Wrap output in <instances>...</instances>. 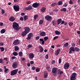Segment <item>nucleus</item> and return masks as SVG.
<instances>
[{
    "mask_svg": "<svg viewBox=\"0 0 80 80\" xmlns=\"http://www.w3.org/2000/svg\"><path fill=\"white\" fill-rule=\"evenodd\" d=\"M12 28L16 30V31H18L19 30H20L21 28L20 27H19V24L17 23L14 22L12 24Z\"/></svg>",
    "mask_w": 80,
    "mask_h": 80,
    "instance_id": "obj_1",
    "label": "nucleus"
},
{
    "mask_svg": "<svg viewBox=\"0 0 80 80\" xmlns=\"http://www.w3.org/2000/svg\"><path fill=\"white\" fill-rule=\"evenodd\" d=\"M77 74L76 72H73L70 78V80H75L76 79V77H77Z\"/></svg>",
    "mask_w": 80,
    "mask_h": 80,
    "instance_id": "obj_2",
    "label": "nucleus"
},
{
    "mask_svg": "<svg viewBox=\"0 0 80 80\" xmlns=\"http://www.w3.org/2000/svg\"><path fill=\"white\" fill-rule=\"evenodd\" d=\"M58 68H53L52 70V73L54 76H56V74L57 73Z\"/></svg>",
    "mask_w": 80,
    "mask_h": 80,
    "instance_id": "obj_3",
    "label": "nucleus"
},
{
    "mask_svg": "<svg viewBox=\"0 0 80 80\" xmlns=\"http://www.w3.org/2000/svg\"><path fill=\"white\" fill-rule=\"evenodd\" d=\"M18 71V69L14 70L12 71L11 72V76H13V75L17 74Z\"/></svg>",
    "mask_w": 80,
    "mask_h": 80,
    "instance_id": "obj_4",
    "label": "nucleus"
},
{
    "mask_svg": "<svg viewBox=\"0 0 80 80\" xmlns=\"http://www.w3.org/2000/svg\"><path fill=\"white\" fill-rule=\"evenodd\" d=\"M13 8L15 12H18L20 10V7L18 5H14Z\"/></svg>",
    "mask_w": 80,
    "mask_h": 80,
    "instance_id": "obj_5",
    "label": "nucleus"
},
{
    "mask_svg": "<svg viewBox=\"0 0 80 80\" xmlns=\"http://www.w3.org/2000/svg\"><path fill=\"white\" fill-rule=\"evenodd\" d=\"M20 42V41L18 39H16L15 40L14 42H13V45H17L18 44H19Z\"/></svg>",
    "mask_w": 80,
    "mask_h": 80,
    "instance_id": "obj_6",
    "label": "nucleus"
},
{
    "mask_svg": "<svg viewBox=\"0 0 80 80\" xmlns=\"http://www.w3.org/2000/svg\"><path fill=\"white\" fill-rule=\"evenodd\" d=\"M28 37H27L26 38L27 40H30L31 37H33V34L32 33H30L28 34Z\"/></svg>",
    "mask_w": 80,
    "mask_h": 80,
    "instance_id": "obj_7",
    "label": "nucleus"
},
{
    "mask_svg": "<svg viewBox=\"0 0 80 80\" xmlns=\"http://www.w3.org/2000/svg\"><path fill=\"white\" fill-rule=\"evenodd\" d=\"M69 67H70L69 63H68V62H66L64 65V68L65 70H67V69H68V68H69Z\"/></svg>",
    "mask_w": 80,
    "mask_h": 80,
    "instance_id": "obj_8",
    "label": "nucleus"
},
{
    "mask_svg": "<svg viewBox=\"0 0 80 80\" xmlns=\"http://www.w3.org/2000/svg\"><path fill=\"white\" fill-rule=\"evenodd\" d=\"M45 18L46 20H48V21L50 22L51 20H52V18L51 16H46L45 17Z\"/></svg>",
    "mask_w": 80,
    "mask_h": 80,
    "instance_id": "obj_9",
    "label": "nucleus"
},
{
    "mask_svg": "<svg viewBox=\"0 0 80 80\" xmlns=\"http://www.w3.org/2000/svg\"><path fill=\"white\" fill-rule=\"evenodd\" d=\"M24 31L27 32V33H28L30 31V29L28 27H24Z\"/></svg>",
    "mask_w": 80,
    "mask_h": 80,
    "instance_id": "obj_10",
    "label": "nucleus"
},
{
    "mask_svg": "<svg viewBox=\"0 0 80 80\" xmlns=\"http://www.w3.org/2000/svg\"><path fill=\"white\" fill-rule=\"evenodd\" d=\"M18 66V63L17 62H14L13 63L12 65V67L13 68H15L17 67V66Z\"/></svg>",
    "mask_w": 80,
    "mask_h": 80,
    "instance_id": "obj_11",
    "label": "nucleus"
},
{
    "mask_svg": "<svg viewBox=\"0 0 80 80\" xmlns=\"http://www.w3.org/2000/svg\"><path fill=\"white\" fill-rule=\"evenodd\" d=\"M40 5V4L36 2L35 3H33L32 4V7L34 8H37Z\"/></svg>",
    "mask_w": 80,
    "mask_h": 80,
    "instance_id": "obj_12",
    "label": "nucleus"
},
{
    "mask_svg": "<svg viewBox=\"0 0 80 80\" xmlns=\"http://www.w3.org/2000/svg\"><path fill=\"white\" fill-rule=\"evenodd\" d=\"M29 58L30 59H33L34 58V54L33 53H30L29 54Z\"/></svg>",
    "mask_w": 80,
    "mask_h": 80,
    "instance_id": "obj_13",
    "label": "nucleus"
},
{
    "mask_svg": "<svg viewBox=\"0 0 80 80\" xmlns=\"http://www.w3.org/2000/svg\"><path fill=\"white\" fill-rule=\"evenodd\" d=\"M9 20L10 22H14L15 20V18L13 16L9 18Z\"/></svg>",
    "mask_w": 80,
    "mask_h": 80,
    "instance_id": "obj_14",
    "label": "nucleus"
},
{
    "mask_svg": "<svg viewBox=\"0 0 80 80\" xmlns=\"http://www.w3.org/2000/svg\"><path fill=\"white\" fill-rule=\"evenodd\" d=\"M40 35L41 37H45L46 35V33L44 32H40Z\"/></svg>",
    "mask_w": 80,
    "mask_h": 80,
    "instance_id": "obj_15",
    "label": "nucleus"
},
{
    "mask_svg": "<svg viewBox=\"0 0 80 80\" xmlns=\"http://www.w3.org/2000/svg\"><path fill=\"white\" fill-rule=\"evenodd\" d=\"M25 9L27 10H30L32 9V7L31 6V5H29L28 7H26L25 8Z\"/></svg>",
    "mask_w": 80,
    "mask_h": 80,
    "instance_id": "obj_16",
    "label": "nucleus"
},
{
    "mask_svg": "<svg viewBox=\"0 0 80 80\" xmlns=\"http://www.w3.org/2000/svg\"><path fill=\"white\" fill-rule=\"evenodd\" d=\"M57 72L58 75L60 74V75L61 74H63V72L61 71L60 69H58L57 71Z\"/></svg>",
    "mask_w": 80,
    "mask_h": 80,
    "instance_id": "obj_17",
    "label": "nucleus"
},
{
    "mask_svg": "<svg viewBox=\"0 0 80 80\" xmlns=\"http://www.w3.org/2000/svg\"><path fill=\"white\" fill-rule=\"evenodd\" d=\"M39 52L40 53H42L43 52V48L42 46H39Z\"/></svg>",
    "mask_w": 80,
    "mask_h": 80,
    "instance_id": "obj_18",
    "label": "nucleus"
},
{
    "mask_svg": "<svg viewBox=\"0 0 80 80\" xmlns=\"http://www.w3.org/2000/svg\"><path fill=\"white\" fill-rule=\"evenodd\" d=\"M27 33L24 31L21 33V34L22 37H25V36L27 35Z\"/></svg>",
    "mask_w": 80,
    "mask_h": 80,
    "instance_id": "obj_19",
    "label": "nucleus"
},
{
    "mask_svg": "<svg viewBox=\"0 0 80 80\" xmlns=\"http://www.w3.org/2000/svg\"><path fill=\"white\" fill-rule=\"evenodd\" d=\"M55 33L56 35H60L61 34V32L58 30H56L55 31Z\"/></svg>",
    "mask_w": 80,
    "mask_h": 80,
    "instance_id": "obj_20",
    "label": "nucleus"
},
{
    "mask_svg": "<svg viewBox=\"0 0 80 80\" xmlns=\"http://www.w3.org/2000/svg\"><path fill=\"white\" fill-rule=\"evenodd\" d=\"M45 10H46V8L45 7H43L41 9V12L42 13L45 12Z\"/></svg>",
    "mask_w": 80,
    "mask_h": 80,
    "instance_id": "obj_21",
    "label": "nucleus"
},
{
    "mask_svg": "<svg viewBox=\"0 0 80 80\" xmlns=\"http://www.w3.org/2000/svg\"><path fill=\"white\" fill-rule=\"evenodd\" d=\"M19 50V48L17 46H16L14 47V50L16 52L18 51Z\"/></svg>",
    "mask_w": 80,
    "mask_h": 80,
    "instance_id": "obj_22",
    "label": "nucleus"
},
{
    "mask_svg": "<svg viewBox=\"0 0 80 80\" xmlns=\"http://www.w3.org/2000/svg\"><path fill=\"white\" fill-rule=\"evenodd\" d=\"M62 21V19H59L58 20L57 22H58V25H59L61 23V21Z\"/></svg>",
    "mask_w": 80,
    "mask_h": 80,
    "instance_id": "obj_23",
    "label": "nucleus"
},
{
    "mask_svg": "<svg viewBox=\"0 0 80 80\" xmlns=\"http://www.w3.org/2000/svg\"><path fill=\"white\" fill-rule=\"evenodd\" d=\"M44 78H47V77H48V74H47V72H46V71L44 72Z\"/></svg>",
    "mask_w": 80,
    "mask_h": 80,
    "instance_id": "obj_24",
    "label": "nucleus"
},
{
    "mask_svg": "<svg viewBox=\"0 0 80 80\" xmlns=\"http://www.w3.org/2000/svg\"><path fill=\"white\" fill-rule=\"evenodd\" d=\"M67 11V9L66 8H63L61 9V12H65Z\"/></svg>",
    "mask_w": 80,
    "mask_h": 80,
    "instance_id": "obj_25",
    "label": "nucleus"
},
{
    "mask_svg": "<svg viewBox=\"0 0 80 80\" xmlns=\"http://www.w3.org/2000/svg\"><path fill=\"white\" fill-rule=\"evenodd\" d=\"M47 70L48 71V72H50V66H48L47 67H46Z\"/></svg>",
    "mask_w": 80,
    "mask_h": 80,
    "instance_id": "obj_26",
    "label": "nucleus"
},
{
    "mask_svg": "<svg viewBox=\"0 0 80 80\" xmlns=\"http://www.w3.org/2000/svg\"><path fill=\"white\" fill-rule=\"evenodd\" d=\"M44 22V21H43V20H40L39 21V25H42Z\"/></svg>",
    "mask_w": 80,
    "mask_h": 80,
    "instance_id": "obj_27",
    "label": "nucleus"
},
{
    "mask_svg": "<svg viewBox=\"0 0 80 80\" xmlns=\"http://www.w3.org/2000/svg\"><path fill=\"white\" fill-rule=\"evenodd\" d=\"M5 29H3L1 30L0 31V33H4L5 32Z\"/></svg>",
    "mask_w": 80,
    "mask_h": 80,
    "instance_id": "obj_28",
    "label": "nucleus"
},
{
    "mask_svg": "<svg viewBox=\"0 0 80 80\" xmlns=\"http://www.w3.org/2000/svg\"><path fill=\"white\" fill-rule=\"evenodd\" d=\"M40 41L42 42V45H43L45 43V41L43 40V39L40 38L39 39Z\"/></svg>",
    "mask_w": 80,
    "mask_h": 80,
    "instance_id": "obj_29",
    "label": "nucleus"
},
{
    "mask_svg": "<svg viewBox=\"0 0 80 80\" xmlns=\"http://www.w3.org/2000/svg\"><path fill=\"white\" fill-rule=\"evenodd\" d=\"M69 50H71V51H72V52H75V49L73 47H71L70 48Z\"/></svg>",
    "mask_w": 80,
    "mask_h": 80,
    "instance_id": "obj_30",
    "label": "nucleus"
},
{
    "mask_svg": "<svg viewBox=\"0 0 80 80\" xmlns=\"http://www.w3.org/2000/svg\"><path fill=\"white\" fill-rule=\"evenodd\" d=\"M62 4H63V2H62V1H59L58 3V5H62Z\"/></svg>",
    "mask_w": 80,
    "mask_h": 80,
    "instance_id": "obj_31",
    "label": "nucleus"
},
{
    "mask_svg": "<svg viewBox=\"0 0 80 80\" xmlns=\"http://www.w3.org/2000/svg\"><path fill=\"white\" fill-rule=\"evenodd\" d=\"M12 54L13 55H14V56H17V55H18V53H17V52H13L12 53Z\"/></svg>",
    "mask_w": 80,
    "mask_h": 80,
    "instance_id": "obj_32",
    "label": "nucleus"
},
{
    "mask_svg": "<svg viewBox=\"0 0 80 80\" xmlns=\"http://www.w3.org/2000/svg\"><path fill=\"white\" fill-rule=\"evenodd\" d=\"M18 55L19 57H22L23 55V52H19Z\"/></svg>",
    "mask_w": 80,
    "mask_h": 80,
    "instance_id": "obj_33",
    "label": "nucleus"
},
{
    "mask_svg": "<svg viewBox=\"0 0 80 80\" xmlns=\"http://www.w3.org/2000/svg\"><path fill=\"white\" fill-rule=\"evenodd\" d=\"M74 50L76 51V52H79V51H80V49L77 47H75L74 48Z\"/></svg>",
    "mask_w": 80,
    "mask_h": 80,
    "instance_id": "obj_34",
    "label": "nucleus"
},
{
    "mask_svg": "<svg viewBox=\"0 0 80 80\" xmlns=\"http://www.w3.org/2000/svg\"><path fill=\"white\" fill-rule=\"evenodd\" d=\"M38 17V15H35L34 16V18L35 19V20H36V19Z\"/></svg>",
    "mask_w": 80,
    "mask_h": 80,
    "instance_id": "obj_35",
    "label": "nucleus"
},
{
    "mask_svg": "<svg viewBox=\"0 0 80 80\" xmlns=\"http://www.w3.org/2000/svg\"><path fill=\"white\" fill-rule=\"evenodd\" d=\"M0 49L1 52H3V51H4V50H5V48H4L3 47H1L0 48Z\"/></svg>",
    "mask_w": 80,
    "mask_h": 80,
    "instance_id": "obj_36",
    "label": "nucleus"
},
{
    "mask_svg": "<svg viewBox=\"0 0 80 80\" xmlns=\"http://www.w3.org/2000/svg\"><path fill=\"white\" fill-rule=\"evenodd\" d=\"M24 21L25 20H27V19H28V18L27 17V16L25 15L24 16Z\"/></svg>",
    "mask_w": 80,
    "mask_h": 80,
    "instance_id": "obj_37",
    "label": "nucleus"
},
{
    "mask_svg": "<svg viewBox=\"0 0 80 80\" xmlns=\"http://www.w3.org/2000/svg\"><path fill=\"white\" fill-rule=\"evenodd\" d=\"M68 43L67 42L66 44H64V47H68Z\"/></svg>",
    "mask_w": 80,
    "mask_h": 80,
    "instance_id": "obj_38",
    "label": "nucleus"
},
{
    "mask_svg": "<svg viewBox=\"0 0 80 80\" xmlns=\"http://www.w3.org/2000/svg\"><path fill=\"white\" fill-rule=\"evenodd\" d=\"M48 37H45L44 38V41H46L47 40H48Z\"/></svg>",
    "mask_w": 80,
    "mask_h": 80,
    "instance_id": "obj_39",
    "label": "nucleus"
},
{
    "mask_svg": "<svg viewBox=\"0 0 80 80\" xmlns=\"http://www.w3.org/2000/svg\"><path fill=\"white\" fill-rule=\"evenodd\" d=\"M67 5H68V4L67 3H65L64 4L63 7H67Z\"/></svg>",
    "mask_w": 80,
    "mask_h": 80,
    "instance_id": "obj_40",
    "label": "nucleus"
},
{
    "mask_svg": "<svg viewBox=\"0 0 80 80\" xmlns=\"http://www.w3.org/2000/svg\"><path fill=\"white\" fill-rule=\"evenodd\" d=\"M0 63L3 64V59H0Z\"/></svg>",
    "mask_w": 80,
    "mask_h": 80,
    "instance_id": "obj_41",
    "label": "nucleus"
},
{
    "mask_svg": "<svg viewBox=\"0 0 80 80\" xmlns=\"http://www.w3.org/2000/svg\"><path fill=\"white\" fill-rule=\"evenodd\" d=\"M73 23L71 22H69V23H68V25L69 26H70V27H71L72 25H73Z\"/></svg>",
    "mask_w": 80,
    "mask_h": 80,
    "instance_id": "obj_42",
    "label": "nucleus"
},
{
    "mask_svg": "<svg viewBox=\"0 0 80 80\" xmlns=\"http://www.w3.org/2000/svg\"><path fill=\"white\" fill-rule=\"evenodd\" d=\"M62 62V59L61 58H59L58 59V63L59 64L61 63Z\"/></svg>",
    "mask_w": 80,
    "mask_h": 80,
    "instance_id": "obj_43",
    "label": "nucleus"
},
{
    "mask_svg": "<svg viewBox=\"0 0 80 80\" xmlns=\"http://www.w3.org/2000/svg\"><path fill=\"white\" fill-rule=\"evenodd\" d=\"M53 25H55L56 24V22H55V21H53L52 22Z\"/></svg>",
    "mask_w": 80,
    "mask_h": 80,
    "instance_id": "obj_44",
    "label": "nucleus"
},
{
    "mask_svg": "<svg viewBox=\"0 0 80 80\" xmlns=\"http://www.w3.org/2000/svg\"><path fill=\"white\" fill-rule=\"evenodd\" d=\"M40 38V36H38L36 37L35 39L36 40H38Z\"/></svg>",
    "mask_w": 80,
    "mask_h": 80,
    "instance_id": "obj_45",
    "label": "nucleus"
},
{
    "mask_svg": "<svg viewBox=\"0 0 80 80\" xmlns=\"http://www.w3.org/2000/svg\"><path fill=\"white\" fill-rule=\"evenodd\" d=\"M58 36H55L53 38V40H55L56 39H57V38H58Z\"/></svg>",
    "mask_w": 80,
    "mask_h": 80,
    "instance_id": "obj_46",
    "label": "nucleus"
},
{
    "mask_svg": "<svg viewBox=\"0 0 80 80\" xmlns=\"http://www.w3.org/2000/svg\"><path fill=\"white\" fill-rule=\"evenodd\" d=\"M30 3H31V2L30 1H28L26 2V3L27 5H29Z\"/></svg>",
    "mask_w": 80,
    "mask_h": 80,
    "instance_id": "obj_47",
    "label": "nucleus"
},
{
    "mask_svg": "<svg viewBox=\"0 0 80 80\" xmlns=\"http://www.w3.org/2000/svg\"><path fill=\"white\" fill-rule=\"evenodd\" d=\"M45 58H46V59H48V54H47L45 56Z\"/></svg>",
    "mask_w": 80,
    "mask_h": 80,
    "instance_id": "obj_48",
    "label": "nucleus"
},
{
    "mask_svg": "<svg viewBox=\"0 0 80 80\" xmlns=\"http://www.w3.org/2000/svg\"><path fill=\"white\" fill-rule=\"evenodd\" d=\"M73 1H72V0H70L69 1V4H73Z\"/></svg>",
    "mask_w": 80,
    "mask_h": 80,
    "instance_id": "obj_49",
    "label": "nucleus"
},
{
    "mask_svg": "<svg viewBox=\"0 0 80 80\" xmlns=\"http://www.w3.org/2000/svg\"><path fill=\"white\" fill-rule=\"evenodd\" d=\"M55 63V61L53 60L52 61V65H53L54 63Z\"/></svg>",
    "mask_w": 80,
    "mask_h": 80,
    "instance_id": "obj_50",
    "label": "nucleus"
},
{
    "mask_svg": "<svg viewBox=\"0 0 80 80\" xmlns=\"http://www.w3.org/2000/svg\"><path fill=\"white\" fill-rule=\"evenodd\" d=\"M3 60H6V62H7V61H8V58H4L3 59Z\"/></svg>",
    "mask_w": 80,
    "mask_h": 80,
    "instance_id": "obj_51",
    "label": "nucleus"
},
{
    "mask_svg": "<svg viewBox=\"0 0 80 80\" xmlns=\"http://www.w3.org/2000/svg\"><path fill=\"white\" fill-rule=\"evenodd\" d=\"M8 69H5V70H4V72H5V73H7V71H8Z\"/></svg>",
    "mask_w": 80,
    "mask_h": 80,
    "instance_id": "obj_52",
    "label": "nucleus"
},
{
    "mask_svg": "<svg viewBox=\"0 0 80 80\" xmlns=\"http://www.w3.org/2000/svg\"><path fill=\"white\" fill-rule=\"evenodd\" d=\"M60 51H61L60 49H58V50H57V52H58L59 53H60Z\"/></svg>",
    "mask_w": 80,
    "mask_h": 80,
    "instance_id": "obj_53",
    "label": "nucleus"
},
{
    "mask_svg": "<svg viewBox=\"0 0 80 80\" xmlns=\"http://www.w3.org/2000/svg\"><path fill=\"white\" fill-rule=\"evenodd\" d=\"M55 5H56V3H52L51 4V6H52V7H54V6H55Z\"/></svg>",
    "mask_w": 80,
    "mask_h": 80,
    "instance_id": "obj_54",
    "label": "nucleus"
},
{
    "mask_svg": "<svg viewBox=\"0 0 80 80\" xmlns=\"http://www.w3.org/2000/svg\"><path fill=\"white\" fill-rule=\"evenodd\" d=\"M4 45V43L2 42H0V46H3Z\"/></svg>",
    "mask_w": 80,
    "mask_h": 80,
    "instance_id": "obj_55",
    "label": "nucleus"
},
{
    "mask_svg": "<svg viewBox=\"0 0 80 80\" xmlns=\"http://www.w3.org/2000/svg\"><path fill=\"white\" fill-rule=\"evenodd\" d=\"M5 10H3V9H2V14H4V13H5Z\"/></svg>",
    "mask_w": 80,
    "mask_h": 80,
    "instance_id": "obj_56",
    "label": "nucleus"
},
{
    "mask_svg": "<svg viewBox=\"0 0 80 80\" xmlns=\"http://www.w3.org/2000/svg\"><path fill=\"white\" fill-rule=\"evenodd\" d=\"M32 45L31 44H29L28 46V48H32Z\"/></svg>",
    "mask_w": 80,
    "mask_h": 80,
    "instance_id": "obj_57",
    "label": "nucleus"
},
{
    "mask_svg": "<svg viewBox=\"0 0 80 80\" xmlns=\"http://www.w3.org/2000/svg\"><path fill=\"white\" fill-rule=\"evenodd\" d=\"M59 54V53L58 52H55V55H58V54Z\"/></svg>",
    "mask_w": 80,
    "mask_h": 80,
    "instance_id": "obj_58",
    "label": "nucleus"
},
{
    "mask_svg": "<svg viewBox=\"0 0 80 80\" xmlns=\"http://www.w3.org/2000/svg\"><path fill=\"white\" fill-rule=\"evenodd\" d=\"M12 59L11 60H14V59H15V58H16V57L15 56H13L12 57Z\"/></svg>",
    "mask_w": 80,
    "mask_h": 80,
    "instance_id": "obj_59",
    "label": "nucleus"
},
{
    "mask_svg": "<svg viewBox=\"0 0 80 80\" xmlns=\"http://www.w3.org/2000/svg\"><path fill=\"white\" fill-rule=\"evenodd\" d=\"M64 22H64V21H61V22L60 25H62V24H64Z\"/></svg>",
    "mask_w": 80,
    "mask_h": 80,
    "instance_id": "obj_60",
    "label": "nucleus"
},
{
    "mask_svg": "<svg viewBox=\"0 0 80 80\" xmlns=\"http://www.w3.org/2000/svg\"><path fill=\"white\" fill-rule=\"evenodd\" d=\"M25 58H22L21 59V60H22V61H25Z\"/></svg>",
    "mask_w": 80,
    "mask_h": 80,
    "instance_id": "obj_61",
    "label": "nucleus"
},
{
    "mask_svg": "<svg viewBox=\"0 0 80 80\" xmlns=\"http://www.w3.org/2000/svg\"><path fill=\"white\" fill-rule=\"evenodd\" d=\"M32 70H35V67L33 66L32 67Z\"/></svg>",
    "mask_w": 80,
    "mask_h": 80,
    "instance_id": "obj_62",
    "label": "nucleus"
},
{
    "mask_svg": "<svg viewBox=\"0 0 80 80\" xmlns=\"http://www.w3.org/2000/svg\"><path fill=\"white\" fill-rule=\"evenodd\" d=\"M30 64H31V65H32V64H33V63H34V62H33V61H31L30 62Z\"/></svg>",
    "mask_w": 80,
    "mask_h": 80,
    "instance_id": "obj_63",
    "label": "nucleus"
},
{
    "mask_svg": "<svg viewBox=\"0 0 80 80\" xmlns=\"http://www.w3.org/2000/svg\"><path fill=\"white\" fill-rule=\"evenodd\" d=\"M36 71L37 72H39V69L38 68L36 69Z\"/></svg>",
    "mask_w": 80,
    "mask_h": 80,
    "instance_id": "obj_64",
    "label": "nucleus"
}]
</instances>
